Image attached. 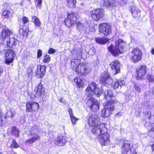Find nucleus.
Returning a JSON list of instances; mask_svg holds the SVG:
<instances>
[{
  "label": "nucleus",
  "mask_w": 154,
  "mask_h": 154,
  "mask_svg": "<svg viewBox=\"0 0 154 154\" xmlns=\"http://www.w3.org/2000/svg\"><path fill=\"white\" fill-rule=\"evenodd\" d=\"M64 23L65 25L68 27H70L75 22L73 20H64Z\"/></svg>",
  "instance_id": "35"
},
{
  "label": "nucleus",
  "mask_w": 154,
  "mask_h": 154,
  "mask_svg": "<svg viewBox=\"0 0 154 154\" xmlns=\"http://www.w3.org/2000/svg\"><path fill=\"white\" fill-rule=\"evenodd\" d=\"M28 18L26 17H23V19H25V20H26V19H27Z\"/></svg>",
  "instance_id": "54"
},
{
  "label": "nucleus",
  "mask_w": 154,
  "mask_h": 154,
  "mask_svg": "<svg viewBox=\"0 0 154 154\" xmlns=\"http://www.w3.org/2000/svg\"><path fill=\"white\" fill-rule=\"evenodd\" d=\"M51 60V58L49 55L47 54H44L42 62L44 63H48Z\"/></svg>",
  "instance_id": "36"
},
{
  "label": "nucleus",
  "mask_w": 154,
  "mask_h": 154,
  "mask_svg": "<svg viewBox=\"0 0 154 154\" xmlns=\"http://www.w3.org/2000/svg\"><path fill=\"white\" fill-rule=\"evenodd\" d=\"M72 69L75 71L77 74L80 73L81 75L83 76H85L87 72V69L83 65L75 64L73 66Z\"/></svg>",
  "instance_id": "14"
},
{
  "label": "nucleus",
  "mask_w": 154,
  "mask_h": 154,
  "mask_svg": "<svg viewBox=\"0 0 154 154\" xmlns=\"http://www.w3.org/2000/svg\"><path fill=\"white\" fill-rule=\"evenodd\" d=\"M102 132L98 136L97 139L102 146H106L110 143V135L107 128H102Z\"/></svg>",
  "instance_id": "5"
},
{
  "label": "nucleus",
  "mask_w": 154,
  "mask_h": 154,
  "mask_svg": "<svg viewBox=\"0 0 154 154\" xmlns=\"http://www.w3.org/2000/svg\"><path fill=\"white\" fill-rule=\"evenodd\" d=\"M0 154H1V153H0Z\"/></svg>",
  "instance_id": "55"
},
{
  "label": "nucleus",
  "mask_w": 154,
  "mask_h": 154,
  "mask_svg": "<svg viewBox=\"0 0 154 154\" xmlns=\"http://www.w3.org/2000/svg\"><path fill=\"white\" fill-rule=\"evenodd\" d=\"M131 12L132 15L134 18H137L140 15V10L137 7L135 6H132L131 8Z\"/></svg>",
  "instance_id": "24"
},
{
  "label": "nucleus",
  "mask_w": 154,
  "mask_h": 154,
  "mask_svg": "<svg viewBox=\"0 0 154 154\" xmlns=\"http://www.w3.org/2000/svg\"><path fill=\"white\" fill-rule=\"evenodd\" d=\"M146 78L149 82L154 83V75L148 74L147 75Z\"/></svg>",
  "instance_id": "38"
},
{
  "label": "nucleus",
  "mask_w": 154,
  "mask_h": 154,
  "mask_svg": "<svg viewBox=\"0 0 154 154\" xmlns=\"http://www.w3.org/2000/svg\"><path fill=\"white\" fill-rule=\"evenodd\" d=\"M106 124L105 123H101L98 125L94 126L92 127H93L91 130V131L92 133L95 135H99L100 134L102 133V130H103L102 128H106Z\"/></svg>",
  "instance_id": "13"
},
{
  "label": "nucleus",
  "mask_w": 154,
  "mask_h": 154,
  "mask_svg": "<svg viewBox=\"0 0 154 154\" xmlns=\"http://www.w3.org/2000/svg\"><path fill=\"white\" fill-rule=\"evenodd\" d=\"M35 3H37V7L40 8L41 6L42 0H35Z\"/></svg>",
  "instance_id": "40"
},
{
  "label": "nucleus",
  "mask_w": 154,
  "mask_h": 154,
  "mask_svg": "<svg viewBox=\"0 0 154 154\" xmlns=\"http://www.w3.org/2000/svg\"><path fill=\"white\" fill-rule=\"evenodd\" d=\"M134 88L135 90L138 93H140L141 92V89L140 87L136 85H134Z\"/></svg>",
  "instance_id": "43"
},
{
  "label": "nucleus",
  "mask_w": 154,
  "mask_h": 154,
  "mask_svg": "<svg viewBox=\"0 0 154 154\" xmlns=\"http://www.w3.org/2000/svg\"><path fill=\"white\" fill-rule=\"evenodd\" d=\"M40 136L37 134H34L31 138L26 140L25 143L28 144H32L35 142L40 140Z\"/></svg>",
  "instance_id": "22"
},
{
  "label": "nucleus",
  "mask_w": 154,
  "mask_h": 154,
  "mask_svg": "<svg viewBox=\"0 0 154 154\" xmlns=\"http://www.w3.org/2000/svg\"><path fill=\"white\" fill-rule=\"evenodd\" d=\"M82 26V25L81 23L79 22L77 23V27H78L79 26Z\"/></svg>",
  "instance_id": "48"
},
{
  "label": "nucleus",
  "mask_w": 154,
  "mask_h": 154,
  "mask_svg": "<svg viewBox=\"0 0 154 154\" xmlns=\"http://www.w3.org/2000/svg\"><path fill=\"white\" fill-rule=\"evenodd\" d=\"M125 82L121 79H119L115 82L112 85V87L114 89L116 90L121 88L124 85Z\"/></svg>",
  "instance_id": "25"
},
{
  "label": "nucleus",
  "mask_w": 154,
  "mask_h": 154,
  "mask_svg": "<svg viewBox=\"0 0 154 154\" xmlns=\"http://www.w3.org/2000/svg\"><path fill=\"white\" fill-rule=\"evenodd\" d=\"M32 19H38L36 16H33L32 17Z\"/></svg>",
  "instance_id": "51"
},
{
  "label": "nucleus",
  "mask_w": 154,
  "mask_h": 154,
  "mask_svg": "<svg viewBox=\"0 0 154 154\" xmlns=\"http://www.w3.org/2000/svg\"><path fill=\"white\" fill-rule=\"evenodd\" d=\"M96 43L100 44H105L109 41V39L103 37H97L95 38Z\"/></svg>",
  "instance_id": "28"
},
{
  "label": "nucleus",
  "mask_w": 154,
  "mask_h": 154,
  "mask_svg": "<svg viewBox=\"0 0 154 154\" xmlns=\"http://www.w3.org/2000/svg\"><path fill=\"white\" fill-rule=\"evenodd\" d=\"M88 123L90 127L98 125L100 123L99 116L96 114H91L88 117Z\"/></svg>",
  "instance_id": "11"
},
{
  "label": "nucleus",
  "mask_w": 154,
  "mask_h": 154,
  "mask_svg": "<svg viewBox=\"0 0 154 154\" xmlns=\"http://www.w3.org/2000/svg\"><path fill=\"white\" fill-rule=\"evenodd\" d=\"M102 3L105 6L109 7L114 5L115 0H103Z\"/></svg>",
  "instance_id": "27"
},
{
  "label": "nucleus",
  "mask_w": 154,
  "mask_h": 154,
  "mask_svg": "<svg viewBox=\"0 0 154 154\" xmlns=\"http://www.w3.org/2000/svg\"><path fill=\"white\" fill-rule=\"evenodd\" d=\"M151 53L152 55H154V48H152L151 49Z\"/></svg>",
  "instance_id": "49"
},
{
  "label": "nucleus",
  "mask_w": 154,
  "mask_h": 154,
  "mask_svg": "<svg viewBox=\"0 0 154 154\" xmlns=\"http://www.w3.org/2000/svg\"><path fill=\"white\" fill-rule=\"evenodd\" d=\"M68 137L66 136H59L54 140L55 144L59 146H62L67 142Z\"/></svg>",
  "instance_id": "20"
},
{
  "label": "nucleus",
  "mask_w": 154,
  "mask_h": 154,
  "mask_svg": "<svg viewBox=\"0 0 154 154\" xmlns=\"http://www.w3.org/2000/svg\"><path fill=\"white\" fill-rule=\"evenodd\" d=\"M6 57L14 58L15 54V52L12 50L7 49L6 51Z\"/></svg>",
  "instance_id": "30"
},
{
  "label": "nucleus",
  "mask_w": 154,
  "mask_h": 154,
  "mask_svg": "<svg viewBox=\"0 0 154 154\" xmlns=\"http://www.w3.org/2000/svg\"><path fill=\"white\" fill-rule=\"evenodd\" d=\"M115 46L111 44L108 49L113 57H117L123 53L126 46V43L122 39L118 38L115 42Z\"/></svg>",
  "instance_id": "2"
},
{
  "label": "nucleus",
  "mask_w": 154,
  "mask_h": 154,
  "mask_svg": "<svg viewBox=\"0 0 154 154\" xmlns=\"http://www.w3.org/2000/svg\"><path fill=\"white\" fill-rule=\"evenodd\" d=\"M111 80L109 74L108 72H105L103 74L101 75L100 78V82L103 84H108V80Z\"/></svg>",
  "instance_id": "23"
},
{
  "label": "nucleus",
  "mask_w": 154,
  "mask_h": 154,
  "mask_svg": "<svg viewBox=\"0 0 154 154\" xmlns=\"http://www.w3.org/2000/svg\"><path fill=\"white\" fill-rule=\"evenodd\" d=\"M19 145L17 142L14 139H13L10 144V147L12 148L16 149L19 148Z\"/></svg>",
  "instance_id": "34"
},
{
  "label": "nucleus",
  "mask_w": 154,
  "mask_h": 154,
  "mask_svg": "<svg viewBox=\"0 0 154 154\" xmlns=\"http://www.w3.org/2000/svg\"><path fill=\"white\" fill-rule=\"evenodd\" d=\"M152 94L154 95V86L152 88Z\"/></svg>",
  "instance_id": "53"
},
{
  "label": "nucleus",
  "mask_w": 154,
  "mask_h": 154,
  "mask_svg": "<svg viewBox=\"0 0 154 154\" xmlns=\"http://www.w3.org/2000/svg\"><path fill=\"white\" fill-rule=\"evenodd\" d=\"M11 133L12 135H14L16 137L19 136V131L16 126H13L11 127Z\"/></svg>",
  "instance_id": "29"
},
{
  "label": "nucleus",
  "mask_w": 154,
  "mask_h": 154,
  "mask_svg": "<svg viewBox=\"0 0 154 154\" xmlns=\"http://www.w3.org/2000/svg\"><path fill=\"white\" fill-rule=\"evenodd\" d=\"M67 6L70 8H73L75 7L76 0H66Z\"/></svg>",
  "instance_id": "32"
},
{
  "label": "nucleus",
  "mask_w": 154,
  "mask_h": 154,
  "mask_svg": "<svg viewBox=\"0 0 154 154\" xmlns=\"http://www.w3.org/2000/svg\"><path fill=\"white\" fill-rule=\"evenodd\" d=\"M68 111L70 118V120L73 125H75L76 122L78 120V119L75 117L73 115L72 110L71 108H69L68 109Z\"/></svg>",
  "instance_id": "26"
},
{
  "label": "nucleus",
  "mask_w": 154,
  "mask_h": 154,
  "mask_svg": "<svg viewBox=\"0 0 154 154\" xmlns=\"http://www.w3.org/2000/svg\"><path fill=\"white\" fill-rule=\"evenodd\" d=\"M33 22L36 26H39L41 25L40 20H34Z\"/></svg>",
  "instance_id": "44"
},
{
  "label": "nucleus",
  "mask_w": 154,
  "mask_h": 154,
  "mask_svg": "<svg viewBox=\"0 0 154 154\" xmlns=\"http://www.w3.org/2000/svg\"><path fill=\"white\" fill-rule=\"evenodd\" d=\"M109 65L111 69L114 72L115 75L120 72V64L118 60L113 61L109 64Z\"/></svg>",
  "instance_id": "17"
},
{
  "label": "nucleus",
  "mask_w": 154,
  "mask_h": 154,
  "mask_svg": "<svg viewBox=\"0 0 154 154\" xmlns=\"http://www.w3.org/2000/svg\"><path fill=\"white\" fill-rule=\"evenodd\" d=\"M152 152V154H154V143L151 145Z\"/></svg>",
  "instance_id": "46"
},
{
  "label": "nucleus",
  "mask_w": 154,
  "mask_h": 154,
  "mask_svg": "<svg viewBox=\"0 0 154 154\" xmlns=\"http://www.w3.org/2000/svg\"><path fill=\"white\" fill-rule=\"evenodd\" d=\"M11 15L12 13L9 11L5 10L2 12V16L3 18L6 19L10 18Z\"/></svg>",
  "instance_id": "33"
},
{
  "label": "nucleus",
  "mask_w": 154,
  "mask_h": 154,
  "mask_svg": "<svg viewBox=\"0 0 154 154\" xmlns=\"http://www.w3.org/2000/svg\"><path fill=\"white\" fill-rule=\"evenodd\" d=\"M84 80L80 78L79 76L75 77L73 79L74 82L76 85L77 88L83 89L85 85Z\"/></svg>",
  "instance_id": "21"
},
{
  "label": "nucleus",
  "mask_w": 154,
  "mask_h": 154,
  "mask_svg": "<svg viewBox=\"0 0 154 154\" xmlns=\"http://www.w3.org/2000/svg\"><path fill=\"white\" fill-rule=\"evenodd\" d=\"M59 101L61 103H63V99L62 98H60L59 99Z\"/></svg>",
  "instance_id": "52"
},
{
  "label": "nucleus",
  "mask_w": 154,
  "mask_h": 154,
  "mask_svg": "<svg viewBox=\"0 0 154 154\" xmlns=\"http://www.w3.org/2000/svg\"><path fill=\"white\" fill-rule=\"evenodd\" d=\"M112 27L109 23H102L99 25V31L100 34H102L104 36L110 34L112 33Z\"/></svg>",
  "instance_id": "8"
},
{
  "label": "nucleus",
  "mask_w": 154,
  "mask_h": 154,
  "mask_svg": "<svg viewBox=\"0 0 154 154\" xmlns=\"http://www.w3.org/2000/svg\"><path fill=\"white\" fill-rule=\"evenodd\" d=\"M46 67L44 65L37 66V69L35 72V75L38 77L42 78L45 73Z\"/></svg>",
  "instance_id": "19"
},
{
  "label": "nucleus",
  "mask_w": 154,
  "mask_h": 154,
  "mask_svg": "<svg viewBox=\"0 0 154 154\" xmlns=\"http://www.w3.org/2000/svg\"><path fill=\"white\" fill-rule=\"evenodd\" d=\"M11 32V31L7 28H4L2 29L0 34V37L2 41H4L6 39V45L8 48H11L13 45H16L15 42L17 40L14 37L9 38Z\"/></svg>",
  "instance_id": "3"
},
{
  "label": "nucleus",
  "mask_w": 154,
  "mask_h": 154,
  "mask_svg": "<svg viewBox=\"0 0 154 154\" xmlns=\"http://www.w3.org/2000/svg\"><path fill=\"white\" fill-rule=\"evenodd\" d=\"M26 111L28 112L33 113L37 111L39 108L38 103L34 101H28L26 104Z\"/></svg>",
  "instance_id": "9"
},
{
  "label": "nucleus",
  "mask_w": 154,
  "mask_h": 154,
  "mask_svg": "<svg viewBox=\"0 0 154 154\" xmlns=\"http://www.w3.org/2000/svg\"><path fill=\"white\" fill-rule=\"evenodd\" d=\"M115 109L114 106H112L107 108L104 107L101 112V117L103 118L109 117L112 114V112Z\"/></svg>",
  "instance_id": "18"
},
{
  "label": "nucleus",
  "mask_w": 154,
  "mask_h": 154,
  "mask_svg": "<svg viewBox=\"0 0 154 154\" xmlns=\"http://www.w3.org/2000/svg\"><path fill=\"white\" fill-rule=\"evenodd\" d=\"M20 34L23 36V37H32L33 36V32L32 31H29L28 27L23 25L22 27L20 28L19 30Z\"/></svg>",
  "instance_id": "15"
},
{
  "label": "nucleus",
  "mask_w": 154,
  "mask_h": 154,
  "mask_svg": "<svg viewBox=\"0 0 154 154\" xmlns=\"http://www.w3.org/2000/svg\"><path fill=\"white\" fill-rule=\"evenodd\" d=\"M106 96L109 98V100L106 101L103 105L104 107L105 108H109L112 105L118 102L116 97L113 95V93L111 90H108L107 94Z\"/></svg>",
  "instance_id": "10"
},
{
  "label": "nucleus",
  "mask_w": 154,
  "mask_h": 154,
  "mask_svg": "<svg viewBox=\"0 0 154 154\" xmlns=\"http://www.w3.org/2000/svg\"><path fill=\"white\" fill-rule=\"evenodd\" d=\"M79 16L78 14L70 12L67 15L68 19H77L79 18Z\"/></svg>",
  "instance_id": "31"
},
{
  "label": "nucleus",
  "mask_w": 154,
  "mask_h": 154,
  "mask_svg": "<svg viewBox=\"0 0 154 154\" xmlns=\"http://www.w3.org/2000/svg\"><path fill=\"white\" fill-rule=\"evenodd\" d=\"M148 68L145 65H141L135 69L133 77L137 80H141L145 79Z\"/></svg>",
  "instance_id": "4"
},
{
  "label": "nucleus",
  "mask_w": 154,
  "mask_h": 154,
  "mask_svg": "<svg viewBox=\"0 0 154 154\" xmlns=\"http://www.w3.org/2000/svg\"><path fill=\"white\" fill-rule=\"evenodd\" d=\"M33 71L32 70H31V71L27 73V75L28 78H29L30 76H31L32 75Z\"/></svg>",
  "instance_id": "45"
},
{
  "label": "nucleus",
  "mask_w": 154,
  "mask_h": 154,
  "mask_svg": "<svg viewBox=\"0 0 154 154\" xmlns=\"http://www.w3.org/2000/svg\"><path fill=\"white\" fill-rule=\"evenodd\" d=\"M35 97L37 98H43L45 94V89L43 87L41 81L38 85L34 89Z\"/></svg>",
  "instance_id": "12"
},
{
  "label": "nucleus",
  "mask_w": 154,
  "mask_h": 154,
  "mask_svg": "<svg viewBox=\"0 0 154 154\" xmlns=\"http://www.w3.org/2000/svg\"><path fill=\"white\" fill-rule=\"evenodd\" d=\"M144 116L146 119L150 120L152 116L151 113L150 111H147L144 114Z\"/></svg>",
  "instance_id": "37"
},
{
  "label": "nucleus",
  "mask_w": 154,
  "mask_h": 154,
  "mask_svg": "<svg viewBox=\"0 0 154 154\" xmlns=\"http://www.w3.org/2000/svg\"><path fill=\"white\" fill-rule=\"evenodd\" d=\"M22 22L24 24L29 22V20H22Z\"/></svg>",
  "instance_id": "47"
},
{
  "label": "nucleus",
  "mask_w": 154,
  "mask_h": 154,
  "mask_svg": "<svg viewBox=\"0 0 154 154\" xmlns=\"http://www.w3.org/2000/svg\"><path fill=\"white\" fill-rule=\"evenodd\" d=\"M56 51L55 49L52 48H50L48 51V53L51 54H54Z\"/></svg>",
  "instance_id": "42"
},
{
  "label": "nucleus",
  "mask_w": 154,
  "mask_h": 154,
  "mask_svg": "<svg viewBox=\"0 0 154 154\" xmlns=\"http://www.w3.org/2000/svg\"><path fill=\"white\" fill-rule=\"evenodd\" d=\"M130 53L131 54L129 58L134 63H137L142 60V53L138 47L133 48Z\"/></svg>",
  "instance_id": "7"
},
{
  "label": "nucleus",
  "mask_w": 154,
  "mask_h": 154,
  "mask_svg": "<svg viewBox=\"0 0 154 154\" xmlns=\"http://www.w3.org/2000/svg\"><path fill=\"white\" fill-rule=\"evenodd\" d=\"M26 54L27 56H24V58H25L26 57H27L29 56V54L28 52H26Z\"/></svg>",
  "instance_id": "50"
},
{
  "label": "nucleus",
  "mask_w": 154,
  "mask_h": 154,
  "mask_svg": "<svg viewBox=\"0 0 154 154\" xmlns=\"http://www.w3.org/2000/svg\"><path fill=\"white\" fill-rule=\"evenodd\" d=\"M85 96L89 98L86 102L87 106L91 111H97L99 109L98 101L94 98H92L94 95L99 97L102 93V90L97 87V85L94 82L88 84L85 90Z\"/></svg>",
  "instance_id": "1"
},
{
  "label": "nucleus",
  "mask_w": 154,
  "mask_h": 154,
  "mask_svg": "<svg viewBox=\"0 0 154 154\" xmlns=\"http://www.w3.org/2000/svg\"><path fill=\"white\" fill-rule=\"evenodd\" d=\"M104 15V11L103 9H97L92 11L91 14V18L93 19H99L102 18Z\"/></svg>",
  "instance_id": "16"
},
{
  "label": "nucleus",
  "mask_w": 154,
  "mask_h": 154,
  "mask_svg": "<svg viewBox=\"0 0 154 154\" xmlns=\"http://www.w3.org/2000/svg\"><path fill=\"white\" fill-rule=\"evenodd\" d=\"M121 151L123 154H137L136 149L133 145L129 141H124L121 148Z\"/></svg>",
  "instance_id": "6"
},
{
  "label": "nucleus",
  "mask_w": 154,
  "mask_h": 154,
  "mask_svg": "<svg viewBox=\"0 0 154 154\" xmlns=\"http://www.w3.org/2000/svg\"><path fill=\"white\" fill-rule=\"evenodd\" d=\"M42 51L40 49L38 50L37 51V57L39 58L42 56Z\"/></svg>",
  "instance_id": "41"
},
{
  "label": "nucleus",
  "mask_w": 154,
  "mask_h": 154,
  "mask_svg": "<svg viewBox=\"0 0 154 154\" xmlns=\"http://www.w3.org/2000/svg\"><path fill=\"white\" fill-rule=\"evenodd\" d=\"M14 58L6 57L5 60V63L7 65H9L11 63H12L14 60Z\"/></svg>",
  "instance_id": "39"
}]
</instances>
